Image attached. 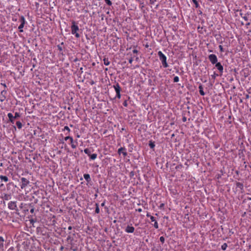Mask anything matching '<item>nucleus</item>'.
<instances>
[{
  "label": "nucleus",
  "mask_w": 251,
  "mask_h": 251,
  "mask_svg": "<svg viewBox=\"0 0 251 251\" xmlns=\"http://www.w3.org/2000/svg\"><path fill=\"white\" fill-rule=\"evenodd\" d=\"M71 23V33L74 35L76 38H79L80 35L77 32L79 31V29L77 24L75 21H72Z\"/></svg>",
  "instance_id": "f257e3e1"
},
{
  "label": "nucleus",
  "mask_w": 251,
  "mask_h": 251,
  "mask_svg": "<svg viewBox=\"0 0 251 251\" xmlns=\"http://www.w3.org/2000/svg\"><path fill=\"white\" fill-rule=\"evenodd\" d=\"M158 55L162 63L163 67L165 68H167L168 67V64L167 62V57L165 55L163 54L161 51H159L158 52Z\"/></svg>",
  "instance_id": "f03ea898"
},
{
  "label": "nucleus",
  "mask_w": 251,
  "mask_h": 251,
  "mask_svg": "<svg viewBox=\"0 0 251 251\" xmlns=\"http://www.w3.org/2000/svg\"><path fill=\"white\" fill-rule=\"evenodd\" d=\"M19 22L21 23V24L19 26L18 29L20 32H23L24 31L23 28L25 26V25L26 23L25 19L24 16H21L20 17Z\"/></svg>",
  "instance_id": "7ed1b4c3"
},
{
  "label": "nucleus",
  "mask_w": 251,
  "mask_h": 251,
  "mask_svg": "<svg viewBox=\"0 0 251 251\" xmlns=\"http://www.w3.org/2000/svg\"><path fill=\"white\" fill-rule=\"evenodd\" d=\"M64 140L65 141H67L68 140H70L71 147L73 149H75L76 148L77 144V140H75L74 141L72 137L70 136H67L65 137Z\"/></svg>",
  "instance_id": "20e7f679"
},
{
  "label": "nucleus",
  "mask_w": 251,
  "mask_h": 251,
  "mask_svg": "<svg viewBox=\"0 0 251 251\" xmlns=\"http://www.w3.org/2000/svg\"><path fill=\"white\" fill-rule=\"evenodd\" d=\"M8 207L10 210L18 211V209L17 206V201H11L8 203Z\"/></svg>",
  "instance_id": "39448f33"
},
{
  "label": "nucleus",
  "mask_w": 251,
  "mask_h": 251,
  "mask_svg": "<svg viewBox=\"0 0 251 251\" xmlns=\"http://www.w3.org/2000/svg\"><path fill=\"white\" fill-rule=\"evenodd\" d=\"M208 59L212 64H215L218 62L217 56L214 54H211L208 55Z\"/></svg>",
  "instance_id": "423d86ee"
},
{
  "label": "nucleus",
  "mask_w": 251,
  "mask_h": 251,
  "mask_svg": "<svg viewBox=\"0 0 251 251\" xmlns=\"http://www.w3.org/2000/svg\"><path fill=\"white\" fill-rule=\"evenodd\" d=\"M29 180L25 177H22L21 178V188L23 189L26 187L29 184Z\"/></svg>",
  "instance_id": "0eeeda50"
},
{
  "label": "nucleus",
  "mask_w": 251,
  "mask_h": 251,
  "mask_svg": "<svg viewBox=\"0 0 251 251\" xmlns=\"http://www.w3.org/2000/svg\"><path fill=\"white\" fill-rule=\"evenodd\" d=\"M134 230L135 228L132 226L131 224L130 225H128L125 229V232L128 233H132L134 232Z\"/></svg>",
  "instance_id": "6e6552de"
},
{
  "label": "nucleus",
  "mask_w": 251,
  "mask_h": 251,
  "mask_svg": "<svg viewBox=\"0 0 251 251\" xmlns=\"http://www.w3.org/2000/svg\"><path fill=\"white\" fill-rule=\"evenodd\" d=\"M118 153L120 155L122 154L124 157H126L127 155L126 152V149L125 147H121L118 150Z\"/></svg>",
  "instance_id": "1a4fd4ad"
},
{
  "label": "nucleus",
  "mask_w": 251,
  "mask_h": 251,
  "mask_svg": "<svg viewBox=\"0 0 251 251\" xmlns=\"http://www.w3.org/2000/svg\"><path fill=\"white\" fill-rule=\"evenodd\" d=\"M7 94V91L3 90H2L0 94V101L1 102L4 101L6 99V95Z\"/></svg>",
  "instance_id": "9d476101"
},
{
  "label": "nucleus",
  "mask_w": 251,
  "mask_h": 251,
  "mask_svg": "<svg viewBox=\"0 0 251 251\" xmlns=\"http://www.w3.org/2000/svg\"><path fill=\"white\" fill-rule=\"evenodd\" d=\"M215 64V67L219 70L220 75H222L223 73L224 67L220 62H217Z\"/></svg>",
  "instance_id": "9b49d317"
},
{
  "label": "nucleus",
  "mask_w": 251,
  "mask_h": 251,
  "mask_svg": "<svg viewBox=\"0 0 251 251\" xmlns=\"http://www.w3.org/2000/svg\"><path fill=\"white\" fill-rule=\"evenodd\" d=\"M0 198L5 201H8L11 199V196L9 194L3 193Z\"/></svg>",
  "instance_id": "f8f14e48"
},
{
  "label": "nucleus",
  "mask_w": 251,
  "mask_h": 251,
  "mask_svg": "<svg viewBox=\"0 0 251 251\" xmlns=\"http://www.w3.org/2000/svg\"><path fill=\"white\" fill-rule=\"evenodd\" d=\"M113 88L116 92V93H120L121 91V88L120 86V84L118 83H116L115 84L113 85Z\"/></svg>",
  "instance_id": "ddd939ff"
},
{
  "label": "nucleus",
  "mask_w": 251,
  "mask_h": 251,
  "mask_svg": "<svg viewBox=\"0 0 251 251\" xmlns=\"http://www.w3.org/2000/svg\"><path fill=\"white\" fill-rule=\"evenodd\" d=\"M5 240L3 237L0 236V251H4V242Z\"/></svg>",
  "instance_id": "4468645a"
},
{
  "label": "nucleus",
  "mask_w": 251,
  "mask_h": 251,
  "mask_svg": "<svg viewBox=\"0 0 251 251\" xmlns=\"http://www.w3.org/2000/svg\"><path fill=\"white\" fill-rule=\"evenodd\" d=\"M7 116L9 118V121L12 124H14L15 119L14 118L13 114L11 113H8L7 114Z\"/></svg>",
  "instance_id": "2eb2a0df"
},
{
  "label": "nucleus",
  "mask_w": 251,
  "mask_h": 251,
  "mask_svg": "<svg viewBox=\"0 0 251 251\" xmlns=\"http://www.w3.org/2000/svg\"><path fill=\"white\" fill-rule=\"evenodd\" d=\"M151 221L152 222H154V224L153 225L154 227L156 229H157L159 227V226H158V223H157V220L155 219V217H151Z\"/></svg>",
  "instance_id": "dca6fc26"
},
{
  "label": "nucleus",
  "mask_w": 251,
  "mask_h": 251,
  "mask_svg": "<svg viewBox=\"0 0 251 251\" xmlns=\"http://www.w3.org/2000/svg\"><path fill=\"white\" fill-rule=\"evenodd\" d=\"M236 186L237 188H238L241 190V192L244 191V185L243 183L237 182L236 183Z\"/></svg>",
  "instance_id": "f3484780"
},
{
  "label": "nucleus",
  "mask_w": 251,
  "mask_h": 251,
  "mask_svg": "<svg viewBox=\"0 0 251 251\" xmlns=\"http://www.w3.org/2000/svg\"><path fill=\"white\" fill-rule=\"evenodd\" d=\"M199 89L200 95L202 96H204L205 94L203 90V86L202 84H200V85L199 86Z\"/></svg>",
  "instance_id": "a211bd4d"
},
{
  "label": "nucleus",
  "mask_w": 251,
  "mask_h": 251,
  "mask_svg": "<svg viewBox=\"0 0 251 251\" xmlns=\"http://www.w3.org/2000/svg\"><path fill=\"white\" fill-rule=\"evenodd\" d=\"M83 176H84V179L86 180V181L88 183H89L91 181L90 176L89 174H84Z\"/></svg>",
  "instance_id": "6ab92c4d"
},
{
  "label": "nucleus",
  "mask_w": 251,
  "mask_h": 251,
  "mask_svg": "<svg viewBox=\"0 0 251 251\" xmlns=\"http://www.w3.org/2000/svg\"><path fill=\"white\" fill-rule=\"evenodd\" d=\"M0 179L1 181H3L5 182L8 181L9 179L7 176H2L0 175Z\"/></svg>",
  "instance_id": "aec40b11"
},
{
  "label": "nucleus",
  "mask_w": 251,
  "mask_h": 251,
  "mask_svg": "<svg viewBox=\"0 0 251 251\" xmlns=\"http://www.w3.org/2000/svg\"><path fill=\"white\" fill-rule=\"evenodd\" d=\"M103 63L105 65L108 66L110 64V61L108 58L104 57L103 59Z\"/></svg>",
  "instance_id": "412c9836"
},
{
  "label": "nucleus",
  "mask_w": 251,
  "mask_h": 251,
  "mask_svg": "<svg viewBox=\"0 0 251 251\" xmlns=\"http://www.w3.org/2000/svg\"><path fill=\"white\" fill-rule=\"evenodd\" d=\"M16 125L17 126L18 129H21L22 128L23 125L20 121H17Z\"/></svg>",
  "instance_id": "4be33fe9"
},
{
  "label": "nucleus",
  "mask_w": 251,
  "mask_h": 251,
  "mask_svg": "<svg viewBox=\"0 0 251 251\" xmlns=\"http://www.w3.org/2000/svg\"><path fill=\"white\" fill-rule=\"evenodd\" d=\"M149 146L151 149H153L155 147V143L152 141H150L149 143Z\"/></svg>",
  "instance_id": "5701e85b"
},
{
  "label": "nucleus",
  "mask_w": 251,
  "mask_h": 251,
  "mask_svg": "<svg viewBox=\"0 0 251 251\" xmlns=\"http://www.w3.org/2000/svg\"><path fill=\"white\" fill-rule=\"evenodd\" d=\"M95 206H96L95 213L97 214H99L100 212V208H99V205L98 203H96L95 204Z\"/></svg>",
  "instance_id": "b1692460"
},
{
  "label": "nucleus",
  "mask_w": 251,
  "mask_h": 251,
  "mask_svg": "<svg viewBox=\"0 0 251 251\" xmlns=\"http://www.w3.org/2000/svg\"><path fill=\"white\" fill-rule=\"evenodd\" d=\"M251 13H249V12H247V13H246L244 16L242 17V18L246 21H248L249 20V19H248V16Z\"/></svg>",
  "instance_id": "393cba45"
},
{
  "label": "nucleus",
  "mask_w": 251,
  "mask_h": 251,
  "mask_svg": "<svg viewBox=\"0 0 251 251\" xmlns=\"http://www.w3.org/2000/svg\"><path fill=\"white\" fill-rule=\"evenodd\" d=\"M64 43L63 42H62L61 44L58 45L57 46L58 50L60 51V52L62 51L63 50V48L62 47V45H63Z\"/></svg>",
  "instance_id": "a878e982"
},
{
  "label": "nucleus",
  "mask_w": 251,
  "mask_h": 251,
  "mask_svg": "<svg viewBox=\"0 0 251 251\" xmlns=\"http://www.w3.org/2000/svg\"><path fill=\"white\" fill-rule=\"evenodd\" d=\"M90 158L92 160H95L97 157V154L96 153H93L92 154H90V155H89Z\"/></svg>",
  "instance_id": "bb28decb"
},
{
  "label": "nucleus",
  "mask_w": 251,
  "mask_h": 251,
  "mask_svg": "<svg viewBox=\"0 0 251 251\" xmlns=\"http://www.w3.org/2000/svg\"><path fill=\"white\" fill-rule=\"evenodd\" d=\"M84 152H85V153L87 154L88 156L90 155V154H91V152L90 150L89 149H88V148L85 149L84 150Z\"/></svg>",
  "instance_id": "cd10ccee"
},
{
  "label": "nucleus",
  "mask_w": 251,
  "mask_h": 251,
  "mask_svg": "<svg viewBox=\"0 0 251 251\" xmlns=\"http://www.w3.org/2000/svg\"><path fill=\"white\" fill-rule=\"evenodd\" d=\"M227 247V245L226 243H225L224 244H223L222 246H221V249L223 251H225L226 248Z\"/></svg>",
  "instance_id": "c85d7f7f"
},
{
  "label": "nucleus",
  "mask_w": 251,
  "mask_h": 251,
  "mask_svg": "<svg viewBox=\"0 0 251 251\" xmlns=\"http://www.w3.org/2000/svg\"><path fill=\"white\" fill-rule=\"evenodd\" d=\"M192 1L194 2V3L195 4V7L196 8H199L200 7V5L198 2V1L197 0H192Z\"/></svg>",
  "instance_id": "c756f323"
},
{
  "label": "nucleus",
  "mask_w": 251,
  "mask_h": 251,
  "mask_svg": "<svg viewBox=\"0 0 251 251\" xmlns=\"http://www.w3.org/2000/svg\"><path fill=\"white\" fill-rule=\"evenodd\" d=\"M20 113H18V112H16L15 113V115L14 116V118L15 119H18V118H19L20 117Z\"/></svg>",
  "instance_id": "7c9ffc66"
},
{
  "label": "nucleus",
  "mask_w": 251,
  "mask_h": 251,
  "mask_svg": "<svg viewBox=\"0 0 251 251\" xmlns=\"http://www.w3.org/2000/svg\"><path fill=\"white\" fill-rule=\"evenodd\" d=\"M179 80V77L177 76H175L174 77V79H173V81L174 82H178Z\"/></svg>",
  "instance_id": "2f4dec72"
},
{
  "label": "nucleus",
  "mask_w": 251,
  "mask_h": 251,
  "mask_svg": "<svg viewBox=\"0 0 251 251\" xmlns=\"http://www.w3.org/2000/svg\"><path fill=\"white\" fill-rule=\"evenodd\" d=\"M104 1L106 2V3L109 6H111L112 4V3L110 0H104Z\"/></svg>",
  "instance_id": "473e14b6"
},
{
  "label": "nucleus",
  "mask_w": 251,
  "mask_h": 251,
  "mask_svg": "<svg viewBox=\"0 0 251 251\" xmlns=\"http://www.w3.org/2000/svg\"><path fill=\"white\" fill-rule=\"evenodd\" d=\"M67 241L68 242H72L73 241V238L70 235H68L67 238Z\"/></svg>",
  "instance_id": "72a5a7b5"
},
{
  "label": "nucleus",
  "mask_w": 251,
  "mask_h": 251,
  "mask_svg": "<svg viewBox=\"0 0 251 251\" xmlns=\"http://www.w3.org/2000/svg\"><path fill=\"white\" fill-rule=\"evenodd\" d=\"M237 11H239V15L242 18L245 14H243V13L242 12V9H238L237 10Z\"/></svg>",
  "instance_id": "f704fd0d"
},
{
  "label": "nucleus",
  "mask_w": 251,
  "mask_h": 251,
  "mask_svg": "<svg viewBox=\"0 0 251 251\" xmlns=\"http://www.w3.org/2000/svg\"><path fill=\"white\" fill-rule=\"evenodd\" d=\"M67 130L68 132H70V129L68 126H65L64 127V129H63V131Z\"/></svg>",
  "instance_id": "c9c22d12"
},
{
  "label": "nucleus",
  "mask_w": 251,
  "mask_h": 251,
  "mask_svg": "<svg viewBox=\"0 0 251 251\" xmlns=\"http://www.w3.org/2000/svg\"><path fill=\"white\" fill-rule=\"evenodd\" d=\"M160 242L162 244H164L165 242V238L163 236H161L159 238Z\"/></svg>",
  "instance_id": "e433bc0d"
},
{
  "label": "nucleus",
  "mask_w": 251,
  "mask_h": 251,
  "mask_svg": "<svg viewBox=\"0 0 251 251\" xmlns=\"http://www.w3.org/2000/svg\"><path fill=\"white\" fill-rule=\"evenodd\" d=\"M164 206L165 204L164 203H161L160 205L159 206V208L160 209H164Z\"/></svg>",
  "instance_id": "4c0bfd02"
},
{
  "label": "nucleus",
  "mask_w": 251,
  "mask_h": 251,
  "mask_svg": "<svg viewBox=\"0 0 251 251\" xmlns=\"http://www.w3.org/2000/svg\"><path fill=\"white\" fill-rule=\"evenodd\" d=\"M219 49H220V50L221 52H224V49H223V47L222 45H219Z\"/></svg>",
  "instance_id": "58836bf2"
},
{
  "label": "nucleus",
  "mask_w": 251,
  "mask_h": 251,
  "mask_svg": "<svg viewBox=\"0 0 251 251\" xmlns=\"http://www.w3.org/2000/svg\"><path fill=\"white\" fill-rule=\"evenodd\" d=\"M123 105L125 107H127V105H128V103H127V101L126 100H125L123 103Z\"/></svg>",
  "instance_id": "ea45409f"
},
{
  "label": "nucleus",
  "mask_w": 251,
  "mask_h": 251,
  "mask_svg": "<svg viewBox=\"0 0 251 251\" xmlns=\"http://www.w3.org/2000/svg\"><path fill=\"white\" fill-rule=\"evenodd\" d=\"M121 97V95L120 93H116V98H117L118 99H120Z\"/></svg>",
  "instance_id": "a19ab883"
},
{
  "label": "nucleus",
  "mask_w": 251,
  "mask_h": 251,
  "mask_svg": "<svg viewBox=\"0 0 251 251\" xmlns=\"http://www.w3.org/2000/svg\"><path fill=\"white\" fill-rule=\"evenodd\" d=\"M218 76V75L217 74H216L215 73H214V75H212V78L213 79H215L216 76Z\"/></svg>",
  "instance_id": "79ce46f5"
},
{
  "label": "nucleus",
  "mask_w": 251,
  "mask_h": 251,
  "mask_svg": "<svg viewBox=\"0 0 251 251\" xmlns=\"http://www.w3.org/2000/svg\"><path fill=\"white\" fill-rule=\"evenodd\" d=\"M182 120L183 122H186L187 121V118L185 116H183L182 117Z\"/></svg>",
  "instance_id": "37998d69"
},
{
  "label": "nucleus",
  "mask_w": 251,
  "mask_h": 251,
  "mask_svg": "<svg viewBox=\"0 0 251 251\" xmlns=\"http://www.w3.org/2000/svg\"><path fill=\"white\" fill-rule=\"evenodd\" d=\"M133 58L132 57H130L129 59H128V62L130 64H131L133 62Z\"/></svg>",
  "instance_id": "c03bdc74"
},
{
  "label": "nucleus",
  "mask_w": 251,
  "mask_h": 251,
  "mask_svg": "<svg viewBox=\"0 0 251 251\" xmlns=\"http://www.w3.org/2000/svg\"><path fill=\"white\" fill-rule=\"evenodd\" d=\"M147 217H149L150 218V219H151V217H153L152 216H151L150 213H147V215H146Z\"/></svg>",
  "instance_id": "a18cd8bd"
},
{
  "label": "nucleus",
  "mask_w": 251,
  "mask_h": 251,
  "mask_svg": "<svg viewBox=\"0 0 251 251\" xmlns=\"http://www.w3.org/2000/svg\"><path fill=\"white\" fill-rule=\"evenodd\" d=\"M7 251H14V249L13 247H10Z\"/></svg>",
  "instance_id": "49530a36"
},
{
  "label": "nucleus",
  "mask_w": 251,
  "mask_h": 251,
  "mask_svg": "<svg viewBox=\"0 0 251 251\" xmlns=\"http://www.w3.org/2000/svg\"><path fill=\"white\" fill-rule=\"evenodd\" d=\"M34 208L33 207H32L30 210V212L32 214L34 213Z\"/></svg>",
  "instance_id": "de8ad7c7"
},
{
  "label": "nucleus",
  "mask_w": 251,
  "mask_h": 251,
  "mask_svg": "<svg viewBox=\"0 0 251 251\" xmlns=\"http://www.w3.org/2000/svg\"><path fill=\"white\" fill-rule=\"evenodd\" d=\"M133 53H137L138 52V50L134 49L132 50Z\"/></svg>",
  "instance_id": "09e8293b"
},
{
  "label": "nucleus",
  "mask_w": 251,
  "mask_h": 251,
  "mask_svg": "<svg viewBox=\"0 0 251 251\" xmlns=\"http://www.w3.org/2000/svg\"><path fill=\"white\" fill-rule=\"evenodd\" d=\"M182 167V165L180 164V165H178L176 166V169H178V168H181Z\"/></svg>",
  "instance_id": "8fccbe9b"
},
{
  "label": "nucleus",
  "mask_w": 251,
  "mask_h": 251,
  "mask_svg": "<svg viewBox=\"0 0 251 251\" xmlns=\"http://www.w3.org/2000/svg\"><path fill=\"white\" fill-rule=\"evenodd\" d=\"M155 1V0H150V3L151 4H154Z\"/></svg>",
  "instance_id": "3c124183"
},
{
  "label": "nucleus",
  "mask_w": 251,
  "mask_h": 251,
  "mask_svg": "<svg viewBox=\"0 0 251 251\" xmlns=\"http://www.w3.org/2000/svg\"><path fill=\"white\" fill-rule=\"evenodd\" d=\"M136 210L139 212H141L142 211V209L141 208H138Z\"/></svg>",
  "instance_id": "603ef678"
},
{
  "label": "nucleus",
  "mask_w": 251,
  "mask_h": 251,
  "mask_svg": "<svg viewBox=\"0 0 251 251\" xmlns=\"http://www.w3.org/2000/svg\"><path fill=\"white\" fill-rule=\"evenodd\" d=\"M251 23L250 22H248L246 24V26L248 27V26L250 25Z\"/></svg>",
  "instance_id": "864d4df0"
},
{
  "label": "nucleus",
  "mask_w": 251,
  "mask_h": 251,
  "mask_svg": "<svg viewBox=\"0 0 251 251\" xmlns=\"http://www.w3.org/2000/svg\"><path fill=\"white\" fill-rule=\"evenodd\" d=\"M1 85H2L4 88H6L7 86H6V85L5 83H1Z\"/></svg>",
  "instance_id": "5fc2aeb1"
},
{
  "label": "nucleus",
  "mask_w": 251,
  "mask_h": 251,
  "mask_svg": "<svg viewBox=\"0 0 251 251\" xmlns=\"http://www.w3.org/2000/svg\"><path fill=\"white\" fill-rule=\"evenodd\" d=\"M72 228H73V227H72V226H69L68 227V229H69V230H72Z\"/></svg>",
  "instance_id": "6e6d98bb"
},
{
  "label": "nucleus",
  "mask_w": 251,
  "mask_h": 251,
  "mask_svg": "<svg viewBox=\"0 0 251 251\" xmlns=\"http://www.w3.org/2000/svg\"><path fill=\"white\" fill-rule=\"evenodd\" d=\"M104 205H105V201H103L102 203H101V206H104Z\"/></svg>",
  "instance_id": "4d7b16f0"
},
{
  "label": "nucleus",
  "mask_w": 251,
  "mask_h": 251,
  "mask_svg": "<svg viewBox=\"0 0 251 251\" xmlns=\"http://www.w3.org/2000/svg\"><path fill=\"white\" fill-rule=\"evenodd\" d=\"M35 5L37 7H38L39 6V3L38 2H36L35 3Z\"/></svg>",
  "instance_id": "13d9d810"
},
{
  "label": "nucleus",
  "mask_w": 251,
  "mask_h": 251,
  "mask_svg": "<svg viewBox=\"0 0 251 251\" xmlns=\"http://www.w3.org/2000/svg\"><path fill=\"white\" fill-rule=\"evenodd\" d=\"M3 186H4L3 184L1 183V184H0V188H2V187H3Z\"/></svg>",
  "instance_id": "bf43d9fd"
},
{
  "label": "nucleus",
  "mask_w": 251,
  "mask_h": 251,
  "mask_svg": "<svg viewBox=\"0 0 251 251\" xmlns=\"http://www.w3.org/2000/svg\"><path fill=\"white\" fill-rule=\"evenodd\" d=\"M71 250H72L73 251H76V249H75L71 248Z\"/></svg>",
  "instance_id": "052dcab7"
},
{
  "label": "nucleus",
  "mask_w": 251,
  "mask_h": 251,
  "mask_svg": "<svg viewBox=\"0 0 251 251\" xmlns=\"http://www.w3.org/2000/svg\"><path fill=\"white\" fill-rule=\"evenodd\" d=\"M63 248H63V247H61L60 248V250H62L63 249Z\"/></svg>",
  "instance_id": "680f3d73"
},
{
  "label": "nucleus",
  "mask_w": 251,
  "mask_h": 251,
  "mask_svg": "<svg viewBox=\"0 0 251 251\" xmlns=\"http://www.w3.org/2000/svg\"><path fill=\"white\" fill-rule=\"evenodd\" d=\"M199 13H199L200 14H202V12H201V11H199Z\"/></svg>",
  "instance_id": "e2e57ef3"
},
{
  "label": "nucleus",
  "mask_w": 251,
  "mask_h": 251,
  "mask_svg": "<svg viewBox=\"0 0 251 251\" xmlns=\"http://www.w3.org/2000/svg\"><path fill=\"white\" fill-rule=\"evenodd\" d=\"M244 8H245V9H247V6H246V5H244Z\"/></svg>",
  "instance_id": "0e129e2a"
},
{
  "label": "nucleus",
  "mask_w": 251,
  "mask_h": 251,
  "mask_svg": "<svg viewBox=\"0 0 251 251\" xmlns=\"http://www.w3.org/2000/svg\"><path fill=\"white\" fill-rule=\"evenodd\" d=\"M13 127L14 128V129L16 130V127L15 126H13Z\"/></svg>",
  "instance_id": "69168bd1"
},
{
  "label": "nucleus",
  "mask_w": 251,
  "mask_h": 251,
  "mask_svg": "<svg viewBox=\"0 0 251 251\" xmlns=\"http://www.w3.org/2000/svg\"><path fill=\"white\" fill-rule=\"evenodd\" d=\"M80 137V136L79 135H77V138H79Z\"/></svg>",
  "instance_id": "338daca9"
},
{
  "label": "nucleus",
  "mask_w": 251,
  "mask_h": 251,
  "mask_svg": "<svg viewBox=\"0 0 251 251\" xmlns=\"http://www.w3.org/2000/svg\"><path fill=\"white\" fill-rule=\"evenodd\" d=\"M246 98H249V95H248L246 96Z\"/></svg>",
  "instance_id": "774afa93"
}]
</instances>
